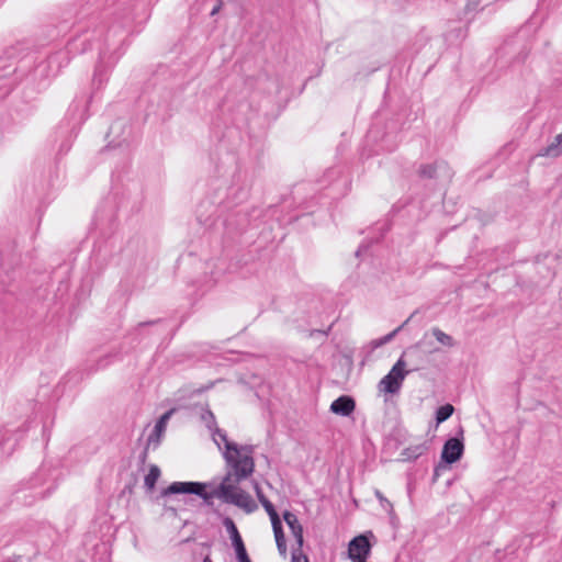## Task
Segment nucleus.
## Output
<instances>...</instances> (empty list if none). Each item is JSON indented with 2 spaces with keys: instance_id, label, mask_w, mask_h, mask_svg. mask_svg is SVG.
<instances>
[{
  "instance_id": "nucleus-18",
  "label": "nucleus",
  "mask_w": 562,
  "mask_h": 562,
  "mask_svg": "<svg viewBox=\"0 0 562 562\" xmlns=\"http://www.w3.org/2000/svg\"><path fill=\"white\" fill-rule=\"evenodd\" d=\"M263 508L266 509L267 514L269 515L272 526L281 524L280 517H279L278 513L276 512L272 503L267 504V505L265 504Z\"/></svg>"
},
{
  "instance_id": "nucleus-19",
  "label": "nucleus",
  "mask_w": 562,
  "mask_h": 562,
  "mask_svg": "<svg viewBox=\"0 0 562 562\" xmlns=\"http://www.w3.org/2000/svg\"><path fill=\"white\" fill-rule=\"evenodd\" d=\"M375 496L384 509H392V504L382 495L380 491H375Z\"/></svg>"
},
{
  "instance_id": "nucleus-10",
  "label": "nucleus",
  "mask_w": 562,
  "mask_h": 562,
  "mask_svg": "<svg viewBox=\"0 0 562 562\" xmlns=\"http://www.w3.org/2000/svg\"><path fill=\"white\" fill-rule=\"evenodd\" d=\"M540 156L558 157L562 155V133L557 135L551 144L540 150Z\"/></svg>"
},
{
  "instance_id": "nucleus-2",
  "label": "nucleus",
  "mask_w": 562,
  "mask_h": 562,
  "mask_svg": "<svg viewBox=\"0 0 562 562\" xmlns=\"http://www.w3.org/2000/svg\"><path fill=\"white\" fill-rule=\"evenodd\" d=\"M406 368L407 362L404 359H398L390 372L379 382V390L390 394L398 392L404 379L411 372Z\"/></svg>"
},
{
  "instance_id": "nucleus-21",
  "label": "nucleus",
  "mask_w": 562,
  "mask_h": 562,
  "mask_svg": "<svg viewBox=\"0 0 562 562\" xmlns=\"http://www.w3.org/2000/svg\"><path fill=\"white\" fill-rule=\"evenodd\" d=\"M254 488H255V492H256V495H257L258 499L265 497V494L262 493V490H261V487L259 486V484L257 482L254 483Z\"/></svg>"
},
{
  "instance_id": "nucleus-15",
  "label": "nucleus",
  "mask_w": 562,
  "mask_h": 562,
  "mask_svg": "<svg viewBox=\"0 0 562 562\" xmlns=\"http://www.w3.org/2000/svg\"><path fill=\"white\" fill-rule=\"evenodd\" d=\"M454 408L451 404H446L440 406L436 412V422L437 424H441L453 414Z\"/></svg>"
},
{
  "instance_id": "nucleus-22",
  "label": "nucleus",
  "mask_w": 562,
  "mask_h": 562,
  "mask_svg": "<svg viewBox=\"0 0 562 562\" xmlns=\"http://www.w3.org/2000/svg\"><path fill=\"white\" fill-rule=\"evenodd\" d=\"M238 562H251L248 554H244L237 558Z\"/></svg>"
},
{
  "instance_id": "nucleus-1",
  "label": "nucleus",
  "mask_w": 562,
  "mask_h": 562,
  "mask_svg": "<svg viewBox=\"0 0 562 562\" xmlns=\"http://www.w3.org/2000/svg\"><path fill=\"white\" fill-rule=\"evenodd\" d=\"M213 440L220 449L222 448L221 445H224L223 456L229 468L222 483L209 492L205 483L173 482L161 491L160 497L166 499L172 494H195L203 498L206 504H212L214 498H220L224 503L244 509L246 513L255 512L258 508L256 502L249 493L239 487L240 481L251 475L255 470L254 447L238 446L231 442L226 432L217 427L213 429Z\"/></svg>"
},
{
  "instance_id": "nucleus-3",
  "label": "nucleus",
  "mask_w": 562,
  "mask_h": 562,
  "mask_svg": "<svg viewBox=\"0 0 562 562\" xmlns=\"http://www.w3.org/2000/svg\"><path fill=\"white\" fill-rule=\"evenodd\" d=\"M283 519L286 522L296 541V548L293 549L292 552V562H308L306 555L302 554V547L304 541L303 527L300 524L296 515L286 510L283 513Z\"/></svg>"
},
{
  "instance_id": "nucleus-8",
  "label": "nucleus",
  "mask_w": 562,
  "mask_h": 562,
  "mask_svg": "<svg viewBox=\"0 0 562 562\" xmlns=\"http://www.w3.org/2000/svg\"><path fill=\"white\" fill-rule=\"evenodd\" d=\"M356 408V402L352 397L342 395L336 398L331 405L330 411L334 414L340 415V416H349L352 414V412Z\"/></svg>"
},
{
  "instance_id": "nucleus-7",
  "label": "nucleus",
  "mask_w": 562,
  "mask_h": 562,
  "mask_svg": "<svg viewBox=\"0 0 562 562\" xmlns=\"http://www.w3.org/2000/svg\"><path fill=\"white\" fill-rule=\"evenodd\" d=\"M224 525L227 529V532L231 537L233 547L236 551V557H240L247 553L244 541L239 535V531L235 525V522L231 518H226L224 520Z\"/></svg>"
},
{
  "instance_id": "nucleus-14",
  "label": "nucleus",
  "mask_w": 562,
  "mask_h": 562,
  "mask_svg": "<svg viewBox=\"0 0 562 562\" xmlns=\"http://www.w3.org/2000/svg\"><path fill=\"white\" fill-rule=\"evenodd\" d=\"M431 333H432V336L436 338V340L439 344H441L442 346H446V347H453L454 346L453 338L450 335H448L445 331H442L440 328L434 327L431 329Z\"/></svg>"
},
{
  "instance_id": "nucleus-27",
  "label": "nucleus",
  "mask_w": 562,
  "mask_h": 562,
  "mask_svg": "<svg viewBox=\"0 0 562 562\" xmlns=\"http://www.w3.org/2000/svg\"><path fill=\"white\" fill-rule=\"evenodd\" d=\"M203 562H212V561H211V559H210L209 557H205V558L203 559Z\"/></svg>"
},
{
  "instance_id": "nucleus-25",
  "label": "nucleus",
  "mask_w": 562,
  "mask_h": 562,
  "mask_svg": "<svg viewBox=\"0 0 562 562\" xmlns=\"http://www.w3.org/2000/svg\"><path fill=\"white\" fill-rule=\"evenodd\" d=\"M424 450H425V448L423 446H417L415 457L422 454L424 452Z\"/></svg>"
},
{
  "instance_id": "nucleus-23",
  "label": "nucleus",
  "mask_w": 562,
  "mask_h": 562,
  "mask_svg": "<svg viewBox=\"0 0 562 562\" xmlns=\"http://www.w3.org/2000/svg\"><path fill=\"white\" fill-rule=\"evenodd\" d=\"M221 5L222 3L220 2L217 5H215L212 11H211V15H215L220 10H221Z\"/></svg>"
},
{
  "instance_id": "nucleus-11",
  "label": "nucleus",
  "mask_w": 562,
  "mask_h": 562,
  "mask_svg": "<svg viewBox=\"0 0 562 562\" xmlns=\"http://www.w3.org/2000/svg\"><path fill=\"white\" fill-rule=\"evenodd\" d=\"M272 529H273L278 551L283 558H285L286 557V543H285V538H284V533L282 530V524L272 526Z\"/></svg>"
},
{
  "instance_id": "nucleus-24",
  "label": "nucleus",
  "mask_w": 562,
  "mask_h": 562,
  "mask_svg": "<svg viewBox=\"0 0 562 562\" xmlns=\"http://www.w3.org/2000/svg\"><path fill=\"white\" fill-rule=\"evenodd\" d=\"M443 467L441 464H439L436 469H435V473H434V480H437V477L439 476V472L440 470L442 469Z\"/></svg>"
},
{
  "instance_id": "nucleus-5",
  "label": "nucleus",
  "mask_w": 562,
  "mask_h": 562,
  "mask_svg": "<svg viewBox=\"0 0 562 562\" xmlns=\"http://www.w3.org/2000/svg\"><path fill=\"white\" fill-rule=\"evenodd\" d=\"M464 445L459 438L448 439L441 451V460L448 464L454 463L462 457Z\"/></svg>"
},
{
  "instance_id": "nucleus-17",
  "label": "nucleus",
  "mask_w": 562,
  "mask_h": 562,
  "mask_svg": "<svg viewBox=\"0 0 562 562\" xmlns=\"http://www.w3.org/2000/svg\"><path fill=\"white\" fill-rule=\"evenodd\" d=\"M201 418L210 430L216 428L215 416L210 409H205L202 413Z\"/></svg>"
},
{
  "instance_id": "nucleus-16",
  "label": "nucleus",
  "mask_w": 562,
  "mask_h": 562,
  "mask_svg": "<svg viewBox=\"0 0 562 562\" xmlns=\"http://www.w3.org/2000/svg\"><path fill=\"white\" fill-rule=\"evenodd\" d=\"M443 164L441 165H425L419 168V176L423 178H435L437 177V169L445 168Z\"/></svg>"
},
{
  "instance_id": "nucleus-20",
  "label": "nucleus",
  "mask_w": 562,
  "mask_h": 562,
  "mask_svg": "<svg viewBox=\"0 0 562 562\" xmlns=\"http://www.w3.org/2000/svg\"><path fill=\"white\" fill-rule=\"evenodd\" d=\"M408 322V319L400 327H397L396 329H394L392 333L387 334L384 338H383V342H387L390 341L401 329L402 327Z\"/></svg>"
},
{
  "instance_id": "nucleus-13",
  "label": "nucleus",
  "mask_w": 562,
  "mask_h": 562,
  "mask_svg": "<svg viewBox=\"0 0 562 562\" xmlns=\"http://www.w3.org/2000/svg\"><path fill=\"white\" fill-rule=\"evenodd\" d=\"M160 476V470L157 465H151L144 479V485L148 491L154 490L157 480Z\"/></svg>"
},
{
  "instance_id": "nucleus-9",
  "label": "nucleus",
  "mask_w": 562,
  "mask_h": 562,
  "mask_svg": "<svg viewBox=\"0 0 562 562\" xmlns=\"http://www.w3.org/2000/svg\"><path fill=\"white\" fill-rule=\"evenodd\" d=\"M173 412H175V409H169L168 412H166L165 414L161 415V417L156 423L151 435L148 438V443H151V442H156V445L159 443L160 438L166 430L167 423L170 419Z\"/></svg>"
},
{
  "instance_id": "nucleus-28",
  "label": "nucleus",
  "mask_w": 562,
  "mask_h": 562,
  "mask_svg": "<svg viewBox=\"0 0 562 562\" xmlns=\"http://www.w3.org/2000/svg\"><path fill=\"white\" fill-rule=\"evenodd\" d=\"M210 387H211V385H207V386H205V387H203V389H201L199 391L201 392V391H204V390H209Z\"/></svg>"
},
{
  "instance_id": "nucleus-12",
  "label": "nucleus",
  "mask_w": 562,
  "mask_h": 562,
  "mask_svg": "<svg viewBox=\"0 0 562 562\" xmlns=\"http://www.w3.org/2000/svg\"><path fill=\"white\" fill-rule=\"evenodd\" d=\"M272 529H273L278 551L283 558H285L286 557V543H285V538H284V533L282 530V524L272 526Z\"/></svg>"
},
{
  "instance_id": "nucleus-4",
  "label": "nucleus",
  "mask_w": 562,
  "mask_h": 562,
  "mask_svg": "<svg viewBox=\"0 0 562 562\" xmlns=\"http://www.w3.org/2000/svg\"><path fill=\"white\" fill-rule=\"evenodd\" d=\"M371 544L368 538L363 535L355 537L348 547V555L351 560L358 562H367L366 559L369 557Z\"/></svg>"
},
{
  "instance_id": "nucleus-26",
  "label": "nucleus",
  "mask_w": 562,
  "mask_h": 562,
  "mask_svg": "<svg viewBox=\"0 0 562 562\" xmlns=\"http://www.w3.org/2000/svg\"><path fill=\"white\" fill-rule=\"evenodd\" d=\"M259 502L261 503V505L265 507V504H271V502L265 496L263 498H260Z\"/></svg>"
},
{
  "instance_id": "nucleus-6",
  "label": "nucleus",
  "mask_w": 562,
  "mask_h": 562,
  "mask_svg": "<svg viewBox=\"0 0 562 562\" xmlns=\"http://www.w3.org/2000/svg\"><path fill=\"white\" fill-rule=\"evenodd\" d=\"M423 344V340L418 341L414 346L407 348L400 357V359H404L407 362V367H411L407 369L411 370V372L418 370L419 364L424 362V352L420 349Z\"/></svg>"
}]
</instances>
